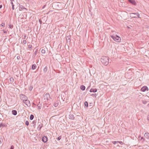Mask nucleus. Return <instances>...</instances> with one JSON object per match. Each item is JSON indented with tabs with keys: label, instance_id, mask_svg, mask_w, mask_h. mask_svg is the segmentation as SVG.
<instances>
[{
	"label": "nucleus",
	"instance_id": "nucleus-42",
	"mask_svg": "<svg viewBox=\"0 0 149 149\" xmlns=\"http://www.w3.org/2000/svg\"><path fill=\"white\" fill-rule=\"evenodd\" d=\"M97 94L96 93H95V94H92L91 95V96H95V97L96 96Z\"/></svg>",
	"mask_w": 149,
	"mask_h": 149
},
{
	"label": "nucleus",
	"instance_id": "nucleus-53",
	"mask_svg": "<svg viewBox=\"0 0 149 149\" xmlns=\"http://www.w3.org/2000/svg\"><path fill=\"white\" fill-rule=\"evenodd\" d=\"M148 120H149V117L148 118Z\"/></svg>",
	"mask_w": 149,
	"mask_h": 149
},
{
	"label": "nucleus",
	"instance_id": "nucleus-41",
	"mask_svg": "<svg viewBox=\"0 0 149 149\" xmlns=\"http://www.w3.org/2000/svg\"><path fill=\"white\" fill-rule=\"evenodd\" d=\"M23 43L24 44H25L26 43V41L25 40H23Z\"/></svg>",
	"mask_w": 149,
	"mask_h": 149
},
{
	"label": "nucleus",
	"instance_id": "nucleus-9",
	"mask_svg": "<svg viewBox=\"0 0 149 149\" xmlns=\"http://www.w3.org/2000/svg\"><path fill=\"white\" fill-rule=\"evenodd\" d=\"M128 1L130 3L136 6L137 4L134 0H128Z\"/></svg>",
	"mask_w": 149,
	"mask_h": 149
},
{
	"label": "nucleus",
	"instance_id": "nucleus-11",
	"mask_svg": "<svg viewBox=\"0 0 149 149\" xmlns=\"http://www.w3.org/2000/svg\"><path fill=\"white\" fill-rule=\"evenodd\" d=\"M38 128H41L43 126V124L42 123H41L40 122H38Z\"/></svg>",
	"mask_w": 149,
	"mask_h": 149
},
{
	"label": "nucleus",
	"instance_id": "nucleus-43",
	"mask_svg": "<svg viewBox=\"0 0 149 149\" xmlns=\"http://www.w3.org/2000/svg\"><path fill=\"white\" fill-rule=\"evenodd\" d=\"M39 21L40 24H41L42 23V21L40 19H39Z\"/></svg>",
	"mask_w": 149,
	"mask_h": 149
},
{
	"label": "nucleus",
	"instance_id": "nucleus-44",
	"mask_svg": "<svg viewBox=\"0 0 149 149\" xmlns=\"http://www.w3.org/2000/svg\"><path fill=\"white\" fill-rule=\"evenodd\" d=\"M14 146L13 145H12L10 148V149H14Z\"/></svg>",
	"mask_w": 149,
	"mask_h": 149
},
{
	"label": "nucleus",
	"instance_id": "nucleus-52",
	"mask_svg": "<svg viewBox=\"0 0 149 149\" xmlns=\"http://www.w3.org/2000/svg\"><path fill=\"white\" fill-rule=\"evenodd\" d=\"M12 35H10L9 36V38H10V37H11V36H12Z\"/></svg>",
	"mask_w": 149,
	"mask_h": 149
},
{
	"label": "nucleus",
	"instance_id": "nucleus-18",
	"mask_svg": "<svg viewBox=\"0 0 149 149\" xmlns=\"http://www.w3.org/2000/svg\"><path fill=\"white\" fill-rule=\"evenodd\" d=\"M85 87L84 85H81L80 87V88L82 91H84L85 89Z\"/></svg>",
	"mask_w": 149,
	"mask_h": 149
},
{
	"label": "nucleus",
	"instance_id": "nucleus-47",
	"mask_svg": "<svg viewBox=\"0 0 149 149\" xmlns=\"http://www.w3.org/2000/svg\"><path fill=\"white\" fill-rule=\"evenodd\" d=\"M118 143H119L121 145H122L123 144V143L122 141H119Z\"/></svg>",
	"mask_w": 149,
	"mask_h": 149
},
{
	"label": "nucleus",
	"instance_id": "nucleus-50",
	"mask_svg": "<svg viewBox=\"0 0 149 149\" xmlns=\"http://www.w3.org/2000/svg\"><path fill=\"white\" fill-rule=\"evenodd\" d=\"M38 131H40L41 128H38Z\"/></svg>",
	"mask_w": 149,
	"mask_h": 149
},
{
	"label": "nucleus",
	"instance_id": "nucleus-17",
	"mask_svg": "<svg viewBox=\"0 0 149 149\" xmlns=\"http://www.w3.org/2000/svg\"><path fill=\"white\" fill-rule=\"evenodd\" d=\"M69 118L73 120L74 119V117L72 114H70L69 115Z\"/></svg>",
	"mask_w": 149,
	"mask_h": 149
},
{
	"label": "nucleus",
	"instance_id": "nucleus-28",
	"mask_svg": "<svg viewBox=\"0 0 149 149\" xmlns=\"http://www.w3.org/2000/svg\"><path fill=\"white\" fill-rule=\"evenodd\" d=\"M34 118V116L33 114H31L30 117V120H32Z\"/></svg>",
	"mask_w": 149,
	"mask_h": 149
},
{
	"label": "nucleus",
	"instance_id": "nucleus-27",
	"mask_svg": "<svg viewBox=\"0 0 149 149\" xmlns=\"http://www.w3.org/2000/svg\"><path fill=\"white\" fill-rule=\"evenodd\" d=\"M84 105L85 106H86L87 108L88 107V102L87 101H85L84 103Z\"/></svg>",
	"mask_w": 149,
	"mask_h": 149
},
{
	"label": "nucleus",
	"instance_id": "nucleus-54",
	"mask_svg": "<svg viewBox=\"0 0 149 149\" xmlns=\"http://www.w3.org/2000/svg\"><path fill=\"white\" fill-rule=\"evenodd\" d=\"M143 139V137H141V139Z\"/></svg>",
	"mask_w": 149,
	"mask_h": 149
},
{
	"label": "nucleus",
	"instance_id": "nucleus-46",
	"mask_svg": "<svg viewBox=\"0 0 149 149\" xmlns=\"http://www.w3.org/2000/svg\"><path fill=\"white\" fill-rule=\"evenodd\" d=\"M3 32L4 33H7V31H5L4 30H3Z\"/></svg>",
	"mask_w": 149,
	"mask_h": 149
},
{
	"label": "nucleus",
	"instance_id": "nucleus-51",
	"mask_svg": "<svg viewBox=\"0 0 149 149\" xmlns=\"http://www.w3.org/2000/svg\"><path fill=\"white\" fill-rule=\"evenodd\" d=\"M2 5H0V8H2Z\"/></svg>",
	"mask_w": 149,
	"mask_h": 149
},
{
	"label": "nucleus",
	"instance_id": "nucleus-14",
	"mask_svg": "<svg viewBox=\"0 0 149 149\" xmlns=\"http://www.w3.org/2000/svg\"><path fill=\"white\" fill-rule=\"evenodd\" d=\"M66 40H67V42H68V40L69 42H70L71 41L70 39V36H68L66 37Z\"/></svg>",
	"mask_w": 149,
	"mask_h": 149
},
{
	"label": "nucleus",
	"instance_id": "nucleus-21",
	"mask_svg": "<svg viewBox=\"0 0 149 149\" xmlns=\"http://www.w3.org/2000/svg\"><path fill=\"white\" fill-rule=\"evenodd\" d=\"M1 127H6L7 126V125L3 123H0Z\"/></svg>",
	"mask_w": 149,
	"mask_h": 149
},
{
	"label": "nucleus",
	"instance_id": "nucleus-8",
	"mask_svg": "<svg viewBox=\"0 0 149 149\" xmlns=\"http://www.w3.org/2000/svg\"><path fill=\"white\" fill-rule=\"evenodd\" d=\"M48 140V137L47 136L42 137V141L45 143H46Z\"/></svg>",
	"mask_w": 149,
	"mask_h": 149
},
{
	"label": "nucleus",
	"instance_id": "nucleus-12",
	"mask_svg": "<svg viewBox=\"0 0 149 149\" xmlns=\"http://www.w3.org/2000/svg\"><path fill=\"white\" fill-rule=\"evenodd\" d=\"M12 113L13 115L15 116L17 115V111L16 110H13L12 111Z\"/></svg>",
	"mask_w": 149,
	"mask_h": 149
},
{
	"label": "nucleus",
	"instance_id": "nucleus-30",
	"mask_svg": "<svg viewBox=\"0 0 149 149\" xmlns=\"http://www.w3.org/2000/svg\"><path fill=\"white\" fill-rule=\"evenodd\" d=\"M36 123V120H34L32 122V124H34V125H33V127L34 126H35V124Z\"/></svg>",
	"mask_w": 149,
	"mask_h": 149
},
{
	"label": "nucleus",
	"instance_id": "nucleus-24",
	"mask_svg": "<svg viewBox=\"0 0 149 149\" xmlns=\"http://www.w3.org/2000/svg\"><path fill=\"white\" fill-rule=\"evenodd\" d=\"M47 70V67L46 66H45L44 69H43V72L44 73H46Z\"/></svg>",
	"mask_w": 149,
	"mask_h": 149
},
{
	"label": "nucleus",
	"instance_id": "nucleus-5",
	"mask_svg": "<svg viewBox=\"0 0 149 149\" xmlns=\"http://www.w3.org/2000/svg\"><path fill=\"white\" fill-rule=\"evenodd\" d=\"M52 6L55 9L58 8V3L56 2L53 3H52Z\"/></svg>",
	"mask_w": 149,
	"mask_h": 149
},
{
	"label": "nucleus",
	"instance_id": "nucleus-26",
	"mask_svg": "<svg viewBox=\"0 0 149 149\" xmlns=\"http://www.w3.org/2000/svg\"><path fill=\"white\" fill-rule=\"evenodd\" d=\"M9 26V28H10L11 29H12L13 28V25L11 24H9L8 25Z\"/></svg>",
	"mask_w": 149,
	"mask_h": 149
},
{
	"label": "nucleus",
	"instance_id": "nucleus-34",
	"mask_svg": "<svg viewBox=\"0 0 149 149\" xmlns=\"http://www.w3.org/2000/svg\"><path fill=\"white\" fill-rule=\"evenodd\" d=\"M3 142V139L2 138H0V144H1Z\"/></svg>",
	"mask_w": 149,
	"mask_h": 149
},
{
	"label": "nucleus",
	"instance_id": "nucleus-37",
	"mask_svg": "<svg viewBox=\"0 0 149 149\" xmlns=\"http://www.w3.org/2000/svg\"><path fill=\"white\" fill-rule=\"evenodd\" d=\"M142 102L143 104H146L147 103V101L145 100H143L142 101Z\"/></svg>",
	"mask_w": 149,
	"mask_h": 149
},
{
	"label": "nucleus",
	"instance_id": "nucleus-13",
	"mask_svg": "<svg viewBox=\"0 0 149 149\" xmlns=\"http://www.w3.org/2000/svg\"><path fill=\"white\" fill-rule=\"evenodd\" d=\"M37 67V65L36 64H33L32 65L31 68L33 70H35L36 69Z\"/></svg>",
	"mask_w": 149,
	"mask_h": 149
},
{
	"label": "nucleus",
	"instance_id": "nucleus-48",
	"mask_svg": "<svg viewBox=\"0 0 149 149\" xmlns=\"http://www.w3.org/2000/svg\"><path fill=\"white\" fill-rule=\"evenodd\" d=\"M26 35L24 34V38L25 39V38L26 37Z\"/></svg>",
	"mask_w": 149,
	"mask_h": 149
},
{
	"label": "nucleus",
	"instance_id": "nucleus-38",
	"mask_svg": "<svg viewBox=\"0 0 149 149\" xmlns=\"http://www.w3.org/2000/svg\"><path fill=\"white\" fill-rule=\"evenodd\" d=\"M1 26L2 27H4L5 26V23L4 22H3L1 24Z\"/></svg>",
	"mask_w": 149,
	"mask_h": 149
},
{
	"label": "nucleus",
	"instance_id": "nucleus-29",
	"mask_svg": "<svg viewBox=\"0 0 149 149\" xmlns=\"http://www.w3.org/2000/svg\"><path fill=\"white\" fill-rule=\"evenodd\" d=\"M45 48H44V49H42L41 50V53L42 54H45Z\"/></svg>",
	"mask_w": 149,
	"mask_h": 149
},
{
	"label": "nucleus",
	"instance_id": "nucleus-20",
	"mask_svg": "<svg viewBox=\"0 0 149 149\" xmlns=\"http://www.w3.org/2000/svg\"><path fill=\"white\" fill-rule=\"evenodd\" d=\"M19 10H22L24 9H25L26 8L22 5H21L19 6Z\"/></svg>",
	"mask_w": 149,
	"mask_h": 149
},
{
	"label": "nucleus",
	"instance_id": "nucleus-39",
	"mask_svg": "<svg viewBox=\"0 0 149 149\" xmlns=\"http://www.w3.org/2000/svg\"><path fill=\"white\" fill-rule=\"evenodd\" d=\"M33 88V87L32 86H29V89L30 90V91H31L32 88Z\"/></svg>",
	"mask_w": 149,
	"mask_h": 149
},
{
	"label": "nucleus",
	"instance_id": "nucleus-6",
	"mask_svg": "<svg viewBox=\"0 0 149 149\" xmlns=\"http://www.w3.org/2000/svg\"><path fill=\"white\" fill-rule=\"evenodd\" d=\"M149 89L148 87L146 86H144L141 89V90L143 92H145L146 91H148Z\"/></svg>",
	"mask_w": 149,
	"mask_h": 149
},
{
	"label": "nucleus",
	"instance_id": "nucleus-33",
	"mask_svg": "<svg viewBox=\"0 0 149 149\" xmlns=\"http://www.w3.org/2000/svg\"><path fill=\"white\" fill-rule=\"evenodd\" d=\"M61 136H59L58 137L56 138V139H57L58 141L60 140L61 139Z\"/></svg>",
	"mask_w": 149,
	"mask_h": 149
},
{
	"label": "nucleus",
	"instance_id": "nucleus-31",
	"mask_svg": "<svg viewBox=\"0 0 149 149\" xmlns=\"http://www.w3.org/2000/svg\"><path fill=\"white\" fill-rule=\"evenodd\" d=\"M11 3V4H12V9L13 10H14L15 8H14V3Z\"/></svg>",
	"mask_w": 149,
	"mask_h": 149
},
{
	"label": "nucleus",
	"instance_id": "nucleus-25",
	"mask_svg": "<svg viewBox=\"0 0 149 149\" xmlns=\"http://www.w3.org/2000/svg\"><path fill=\"white\" fill-rule=\"evenodd\" d=\"M10 83H12L14 81V79L13 77H11L10 78Z\"/></svg>",
	"mask_w": 149,
	"mask_h": 149
},
{
	"label": "nucleus",
	"instance_id": "nucleus-7",
	"mask_svg": "<svg viewBox=\"0 0 149 149\" xmlns=\"http://www.w3.org/2000/svg\"><path fill=\"white\" fill-rule=\"evenodd\" d=\"M130 15L131 14H134V15H137V17L136 16H132V18H141V17H140V15L138 13H130Z\"/></svg>",
	"mask_w": 149,
	"mask_h": 149
},
{
	"label": "nucleus",
	"instance_id": "nucleus-15",
	"mask_svg": "<svg viewBox=\"0 0 149 149\" xmlns=\"http://www.w3.org/2000/svg\"><path fill=\"white\" fill-rule=\"evenodd\" d=\"M39 104L37 105V106L38 107V109H40L42 107V104H40V101H39Z\"/></svg>",
	"mask_w": 149,
	"mask_h": 149
},
{
	"label": "nucleus",
	"instance_id": "nucleus-3",
	"mask_svg": "<svg viewBox=\"0 0 149 149\" xmlns=\"http://www.w3.org/2000/svg\"><path fill=\"white\" fill-rule=\"evenodd\" d=\"M19 97L20 99L24 102V100L28 99V97L25 95L23 94H21L19 95Z\"/></svg>",
	"mask_w": 149,
	"mask_h": 149
},
{
	"label": "nucleus",
	"instance_id": "nucleus-22",
	"mask_svg": "<svg viewBox=\"0 0 149 149\" xmlns=\"http://www.w3.org/2000/svg\"><path fill=\"white\" fill-rule=\"evenodd\" d=\"M38 50L37 49L36 51L33 54V58H34L37 55V52Z\"/></svg>",
	"mask_w": 149,
	"mask_h": 149
},
{
	"label": "nucleus",
	"instance_id": "nucleus-10",
	"mask_svg": "<svg viewBox=\"0 0 149 149\" xmlns=\"http://www.w3.org/2000/svg\"><path fill=\"white\" fill-rule=\"evenodd\" d=\"M97 89L96 88H92L90 90V92L95 93V92H97Z\"/></svg>",
	"mask_w": 149,
	"mask_h": 149
},
{
	"label": "nucleus",
	"instance_id": "nucleus-40",
	"mask_svg": "<svg viewBox=\"0 0 149 149\" xmlns=\"http://www.w3.org/2000/svg\"><path fill=\"white\" fill-rule=\"evenodd\" d=\"M28 48L30 49H31L32 48V46L31 45H28Z\"/></svg>",
	"mask_w": 149,
	"mask_h": 149
},
{
	"label": "nucleus",
	"instance_id": "nucleus-45",
	"mask_svg": "<svg viewBox=\"0 0 149 149\" xmlns=\"http://www.w3.org/2000/svg\"><path fill=\"white\" fill-rule=\"evenodd\" d=\"M17 59H18V60H19V59H20V56H18L17 57Z\"/></svg>",
	"mask_w": 149,
	"mask_h": 149
},
{
	"label": "nucleus",
	"instance_id": "nucleus-19",
	"mask_svg": "<svg viewBox=\"0 0 149 149\" xmlns=\"http://www.w3.org/2000/svg\"><path fill=\"white\" fill-rule=\"evenodd\" d=\"M45 95L46 97L47 100H48L49 99L48 98H49L50 97L49 94L48 93H47L45 94Z\"/></svg>",
	"mask_w": 149,
	"mask_h": 149
},
{
	"label": "nucleus",
	"instance_id": "nucleus-16",
	"mask_svg": "<svg viewBox=\"0 0 149 149\" xmlns=\"http://www.w3.org/2000/svg\"><path fill=\"white\" fill-rule=\"evenodd\" d=\"M58 101H56L54 103V106L55 107H57L58 105Z\"/></svg>",
	"mask_w": 149,
	"mask_h": 149
},
{
	"label": "nucleus",
	"instance_id": "nucleus-35",
	"mask_svg": "<svg viewBox=\"0 0 149 149\" xmlns=\"http://www.w3.org/2000/svg\"><path fill=\"white\" fill-rule=\"evenodd\" d=\"M25 124L26 125L28 126L29 124V121L27 120L26 121L25 123Z\"/></svg>",
	"mask_w": 149,
	"mask_h": 149
},
{
	"label": "nucleus",
	"instance_id": "nucleus-49",
	"mask_svg": "<svg viewBox=\"0 0 149 149\" xmlns=\"http://www.w3.org/2000/svg\"><path fill=\"white\" fill-rule=\"evenodd\" d=\"M10 0V2H11L10 3H13V2L15 1L14 0Z\"/></svg>",
	"mask_w": 149,
	"mask_h": 149
},
{
	"label": "nucleus",
	"instance_id": "nucleus-1",
	"mask_svg": "<svg viewBox=\"0 0 149 149\" xmlns=\"http://www.w3.org/2000/svg\"><path fill=\"white\" fill-rule=\"evenodd\" d=\"M102 63L105 65H107L109 63V59L108 57L103 56L101 59Z\"/></svg>",
	"mask_w": 149,
	"mask_h": 149
},
{
	"label": "nucleus",
	"instance_id": "nucleus-36",
	"mask_svg": "<svg viewBox=\"0 0 149 149\" xmlns=\"http://www.w3.org/2000/svg\"><path fill=\"white\" fill-rule=\"evenodd\" d=\"M119 142V141H112V142L113 143L114 145L116 144V143H118Z\"/></svg>",
	"mask_w": 149,
	"mask_h": 149
},
{
	"label": "nucleus",
	"instance_id": "nucleus-32",
	"mask_svg": "<svg viewBox=\"0 0 149 149\" xmlns=\"http://www.w3.org/2000/svg\"><path fill=\"white\" fill-rule=\"evenodd\" d=\"M32 107L34 108L36 106V105L33 102L32 103Z\"/></svg>",
	"mask_w": 149,
	"mask_h": 149
},
{
	"label": "nucleus",
	"instance_id": "nucleus-2",
	"mask_svg": "<svg viewBox=\"0 0 149 149\" xmlns=\"http://www.w3.org/2000/svg\"><path fill=\"white\" fill-rule=\"evenodd\" d=\"M111 37L114 41L116 42H119L121 41L120 38L117 35H116V36H111Z\"/></svg>",
	"mask_w": 149,
	"mask_h": 149
},
{
	"label": "nucleus",
	"instance_id": "nucleus-55",
	"mask_svg": "<svg viewBox=\"0 0 149 149\" xmlns=\"http://www.w3.org/2000/svg\"><path fill=\"white\" fill-rule=\"evenodd\" d=\"M24 13V14L25 15V13Z\"/></svg>",
	"mask_w": 149,
	"mask_h": 149
},
{
	"label": "nucleus",
	"instance_id": "nucleus-4",
	"mask_svg": "<svg viewBox=\"0 0 149 149\" xmlns=\"http://www.w3.org/2000/svg\"><path fill=\"white\" fill-rule=\"evenodd\" d=\"M23 103H25L26 105L28 107H30L31 106V103L30 102L29 100L27 99L26 100H24V101L23 102Z\"/></svg>",
	"mask_w": 149,
	"mask_h": 149
},
{
	"label": "nucleus",
	"instance_id": "nucleus-23",
	"mask_svg": "<svg viewBox=\"0 0 149 149\" xmlns=\"http://www.w3.org/2000/svg\"><path fill=\"white\" fill-rule=\"evenodd\" d=\"M144 136L146 138H149V133L148 132L145 133Z\"/></svg>",
	"mask_w": 149,
	"mask_h": 149
},
{
	"label": "nucleus",
	"instance_id": "nucleus-56",
	"mask_svg": "<svg viewBox=\"0 0 149 149\" xmlns=\"http://www.w3.org/2000/svg\"><path fill=\"white\" fill-rule=\"evenodd\" d=\"M45 48L46 49H47V48L46 47Z\"/></svg>",
	"mask_w": 149,
	"mask_h": 149
}]
</instances>
